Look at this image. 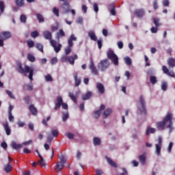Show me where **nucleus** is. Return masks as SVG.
<instances>
[{
  "label": "nucleus",
  "mask_w": 175,
  "mask_h": 175,
  "mask_svg": "<svg viewBox=\"0 0 175 175\" xmlns=\"http://www.w3.org/2000/svg\"><path fill=\"white\" fill-rule=\"evenodd\" d=\"M173 116L172 113H167V116L163 118V121H159L156 123V128L158 131H165L166 128L169 129V128L172 127L173 125L172 120Z\"/></svg>",
  "instance_id": "obj_1"
},
{
  "label": "nucleus",
  "mask_w": 175,
  "mask_h": 175,
  "mask_svg": "<svg viewBox=\"0 0 175 175\" xmlns=\"http://www.w3.org/2000/svg\"><path fill=\"white\" fill-rule=\"evenodd\" d=\"M16 70H18V73H21V75L24 73H29V79L31 81L33 80V69H31L29 66L25 65L24 68H23V64L21 62H18L16 64Z\"/></svg>",
  "instance_id": "obj_2"
},
{
  "label": "nucleus",
  "mask_w": 175,
  "mask_h": 175,
  "mask_svg": "<svg viewBox=\"0 0 175 175\" xmlns=\"http://www.w3.org/2000/svg\"><path fill=\"white\" fill-rule=\"evenodd\" d=\"M73 41H77V37L75 36V34L72 33L68 39V46L64 50L66 55H69L72 53L71 47H73Z\"/></svg>",
  "instance_id": "obj_3"
},
{
  "label": "nucleus",
  "mask_w": 175,
  "mask_h": 175,
  "mask_svg": "<svg viewBox=\"0 0 175 175\" xmlns=\"http://www.w3.org/2000/svg\"><path fill=\"white\" fill-rule=\"evenodd\" d=\"M139 103L141 104V107H137V114H144V116H146L147 109H146V101L144 100V96H143V95L139 98Z\"/></svg>",
  "instance_id": "obj_4"
},
{
  "label": "nucleus",
  "mask_w": 175,
  "mask_h": 175,
  "mask_svg": "<svg viewBox=\"0 0 175 175\" xmlns=\"http://www.w3.org/2000/svg\"><path fill=\"white\" fill-rule=\"evenodd\" d=\"M59 161L56 163V166L55 167V172H61L64 167H65V163H66V159H65V155L61 154L59 156Z\"/></svg>",
  "instance_id": "obj_5"
},
{
  "label": "nucleus",
  "mask_w": 175,
  "mask_h": 175,
  "mask_svg": "<svg viewBox=\"0 0 175 175\" xmlns=\"http://www.w3.org/2000/svg\"><path fill=\"white\" fill-rule=\"evenodd\" d=\"M57 103L55 105L54 109L55 111L58 110V109H61V106L64 110H68V104L64 103V99H62V96H58L56 98Z\"/></svg>",
  "instance_id": "obj_6"
},
{
  "label": "nucleus",
  "mask_w": 175,
  "mask_h": 175,
  "mask_svg": "<svg viewBox=\"0 0 175 175\" xmlns=\"http://www.w3.org/2000/svg\"><path fill=\"white\" fill-rule=\"evenodd\" d=\"M107 56L108 59H110L113 65H118V56L114 53L113 50H109L107 52Z\"/></svg>",
  "instance_id": "obj_7"
},
{
  "label": "nucleus",
  "mask_w": 175,
  "mask_h": 175,
  "mask_svg": "<svg viewBox=\"0 0 175 175\" xmlns=\"http://www.w3.org/2000/svg\"><path fill=\"white\" fill-rule=\"evenodd\" d=\"M109 66H110V61H109V59H103L98 64V68L100 69L101 72H105Z\"/></svg>",
  "instance_id": "obj_8"
},
{
  "label": "nucleus",
  "mask_w": 175,
  "mask_h": 175,
  "mask_svg": "<svg viewBox=\"0 0 175 175\" xmlns=\"http://www.w3.org/2000/svg\"><path fill=\"white\" fill-rule=\"evenodd\" d=\"M59 2H64L62 5V9L63 10V11L64 12V13H69V12H70V4H69V3H68V0H59Z\"/></svg>",
  "instance_id": "obj_9"
},
{
  "label": "nucleus",
  "mask_w": 175,
  "mask_h": 175,
  "mask_svg": "<svg viewBox=\"0 0 175 175\" xmlns=\"http://www.w3.org/2000/svg\"><path fill=\"white\" fill-rule=\"evenodd\" d=\"M89 69L91 70L92 74L94 76H98L99 71H98V68L95 66V64H94V60H90V64H89Z\"/></svg>",
  "instance_id": "obj_10"
},
{
  "label": "nucleus",
  "mask_w": 175,
  "mask_h": 175,
  "mask_svg": "<svg viewBox=\"0 0 175 175\" xmlns=\"http://www.w3.org/2000/svg\"><path fill=\"white\" fill-rule=\"evenodd\" d=\"M0 38L3 39V40H8V39L12 38V33L10 31H3L0 34Z\"/></svg>",
  "instance_id": "obj_11"
},
{
  "label": "nucleus",
  "mask_w": 175,
  "mask_h": 175,
  "mask_svg": "<svg viewBox=\"0 0 175 175\" xmlns=\"http://www.w3.org/2000/svg\"><path fill=\"white\" fill-rule=\"evenodd\" d=\"M42 36L43 38H44V39H46V40H51V39L53 38V34L51 33V32L49 30L44 31L42 33Z\"/></svg>",
  "instance_id": "obj_12"
},
{
  "label": "nucleus",
  "mask_w": 175,
  "mask_h": 175,
  "mask_svg": "<svg viewBox=\"0 0 175 175\" xmlns=\"http://www.w3.org/2000/svg\"><path fill=\"white\" fill-rule=\"evenodd\" d=\"M3 126L5 131V133L8 136L12 133V130L10 129V127H9V123L8 122H3Z\"/></svg>",
  "instance_id": "obj_13"
},
{
  "label": "nucleus",
  "mask_w": 175,
  "mask_h": 175,
  "mask_svg": "<svg viewBox=\"0 0 175 175\" xmlns=\"http://www.w3.org/2000/svg\"><path fill=\"white\" fill-rule=\"evenodd\" d=\"M134 14L137 17L142 18V17H143V16H144V10H143V9L135 10L134 11Z\"/></svg>",
  "instance_id": "obj_14"
},
{
  "label": "nucleus",
  "mask_w": 175,
  "mask_h": 175,
  "mask_svg": "<svg viewBox=\"0 0 175 175\" xmlns=\"http://www.w3.org/2000/svg\"><path fill=\"white\" fill-rule=\"evenodd\" d=\"M105 159H107V162L112 167H118L117 163L114 162L111 159L109 158L107 156H105Z\"/></svg>",
  "instance_id": "obj_15"
},
{
  "label": "nucleus",
  "mask_w": 175,
  "mask_h": 175,
  "mask_svg": "<svg viewBox=\"0 0 175 175\" xmlns=\"http://www.w3.org/2000/svg\"><path fill=\"white\" fill-rule=\"evenodd\" d=\"M29 109L33 116H38V109L35 107V105L32 104L30 105L29 107Z\"/></svg>",
  "instance_id": "obj_16"
},
{
  "label": "nucleus",
  "mask_w": 175,
  "mask_h": 175,
  "mask_svg": "<svg viewBox=\"0 0 175 175\" xmlns=\"http://www.w3.org/2000/svg\"><path fill=\"white\" fill-rule=\"evenodd\" d=\"M96 88L100 94H105V86L100 83H96Z\"/></svg>",
  "instance_id": "obj_17"
},
{
  "label": "nucleus",
  "mask_w": 175,
  "mask_h": 175,
  "mask_svg": "<svg viewBox=\"0 0 175 175\" xmlns=\"http://www.w3.org/2000/svg\"><path fill=\"white\" fill-rule=\"evenodd\" d=\"M88 36L92 40H94V42H96V40H98V37H96L95 31H90L88 32Z\"/></svg>",
  "instance_id": "obj_18"
},
{
  "label": "nucleus",
  "mask_w": 175,
  "mask_h": 175,
  "mask_svg": "<svg viewBox=\"0 0 175 175\" xmlns=\"http://www.w3.org/2000/svg\"><path fill=\"white\" fill-rule=\"evenodd\" d=\"M74 79L75 83V87H79L81 84V78L77 77V72L74 75Z\"/></svg>",
  "instance_id": "obj_19"
},
{
  "label": "nucleus",
  "mask_w": 175,
  "mask_h": 175,
  "mask_svg": "<svg viewBox=\"0 0 175 175\" xmlns=\"http://www.w3.org/2000/svg\"><path fill=\"white\" fill-rule=\"evenodd\" d=\"M138 159H139L140 163H142V165H145L146 164V159H147V157H146V154L139 155L138 156Z\"/></svg>",
  "instance_id": "obj_20"
},
{
  "label": "nucleus",
  "mask_w": 175,
  "mask_h": 175,
  "mask_svg": "<svg viewBox=\"0 0 175 175\" xmlns=\"http://www.w3.org/2000/svg\"><path fill=\"white\" fill-rule=\"evenodd\" d=\"M111 113H113V109H111V108L107 109L103 112V118H107V117H109V116H110Z\"/></svg>",
  "instance_id": "obj_21"
},
{
  "label": "nucleus",
  "mask_w": 175,
  "mask_h": 175,
  "mask_svg": "<svg viewBox=\"0 0 175 175\" xmlns=\"http://www.w3.org/2000/svg\"><path fill=\"white\" fill-rule=\"evenodd\" d=\"M167 65H169V68H174L175 67V59L173 57H170L167 59Z\"/></svg>",
  "instance_id": "obj_22"
},
{
  "label": "nucleus",
  "mask_w": 175,
  "mask_h": 175,
  "mask_svg": "<svg viewBox=\"0 0 175 175\" xmlns=\"http://www.w3.org/2000/svg\"><path fill=\"white\" fill-rule=\"evenodd\" d=\"M93 144L95 146H100V144H102V140H100V138H99L98 137H94L93 138Z\"/></svg>",
  "instance_id": "obj_23"
},
{
  "label": "nucleus",
  "mask_w": 175,
  "mask_h": 175,
  "mask_svg": "<svg viewBox=\"0 0 175 175\" xmlns=\"http://www.w3.org/2000/svg\"><path fill=\"white\" fill-rule=\"evenodd\" d=\"M79 59V56H77V55H75L74 57L73 56H70L68 57V62L69 64H70V65H75V59Z\"/></svg>",
  "instance_id": "obj_24"
},
{
  "label": "nucleus",
  "mask_w": 175,
  "mask_h": 175,
  "mask_svg": "<svg viewBox=\"0 0 175 175\" xmlns=\"http://www.w3.org/2000/svg\"><path fill=\"white\" fill-rule=\"evenodd\" d=\"M11 147L14 150H19V148H23V145L20 144H17L14 142L11 144Z\"/></svg>",
  "instance_id": "obj_25"
},
{
  "label": "nucleus",
  "mask_w": 175,
  "mask_h": 175,
  "mask_svg": "<svg viewBox=\"0 0 175 175\" xmlns=\"http://www.w3.org/2000/svg\"><path fill=\"white\" fill-rule=\"evenodd\" d=\"M150 83L152 85H155L158 83V78L155 76H150Z\"/></svg>",
  "instance_id": "obj_26"
},
{
  "label": "nucleus",
  "mask_w": 175,
  "mask_h": 175,
  "mask_svg": "<svg viewBox=\"0 0 175 175\" xmlns=\"http://www.w3.org/2000/svg\"><path fill=\"white\" fill-rule=\"evenodd\" d=\"M12 170H13V167H12V165L7 164L4 166V172H5V173H10Z\"/></svg>",
  "instance_id": "obj_27"
},
{
  "label": "nucleus",
  "mask_w": 175,
  "mask_h": 175,
  "mask_svg": "<svg viewBox=\"0 0 175 175\" xmlns=\"http://www.w3.org/2000/svg\"><path fill=\"white\" fill-rule=\"evenodd\" d=\"M92 96V92H88L87 94H84L82 96V100H87Z\"/></svg>",
  "instance_id": "obj_28"
},
{
  "label": "nucleus",
  "mask_w": 175,
  "mask_h": 175,
  "mask_svg": "<svg viewBox=\"0 0 175 175\" xmlns=\"http://www.w3.org/2000/svg\"><path fill=\"white\" fill-rule=\"evenodd\" d=\"M155 132H157V129L148 126L146 129V136H148V135H150V133H155Z\"/></svg>",
  "instance_id": "obj_29"
},
{
  "label": "nucleus",
  "mask_w": 175,
  "mask_h": 175,
  "mask_svg": "<svg viewBox=\"0 0 175 175\" xmlns=\"http://www.w3.org/2000/svg\"><path fill=\"white\" fill-rule=\"evenodd\" d=\"M39 158H40V160L38 161L39 165L41 166V167H44V166H46V162L44 161L43 157H42V154H39Z\"/></svg>",
  "instance_id": "obj_30"
},
{
  "label": "nucleus",
  "mask_w": 175,
  "mask_h": 175,
  "mask_svg": "<svg viewBox=\"0 0 175 175\" xmlns=\"http://www.w3.org/2000/svg\"><path fill=\"white\" fill-rule=\"evenodd\" d=\"M15 3L18 8H21L24 6L25 1L24 0H15Z\"/></svg>",
  "instance_id": "obj_31"
},
{
  "label": "nucleus",
  "mask_w": 175,
  "mask_h": 175,
  "mask_svg": "<svg viewBox=\"0 0 175 175\" xmlns=\"http://www.w3.org/2000/svg\"><path fill=\"white\" fill-rule=\"evenodd\" d=\"M23 90H25V91H32V90H33V86L29 84H25L23 85Z\"/></svg>",
  "instance_id": "obj_32"
},
{
  "label": "nucleus",
  "mask_w": 175,
  "mask_h": 175,
  "mask_svg": "<svg viewBox=\"0 0 175 175\" xmlns=\"http://www.w3.org/2000/svg\"><path fill=\"white\" fill-rule=\"evenodd\" d=\"M68 95L72 100H73L75 103H77V97L73 94V93H68Z\"/></svg>",
  "instance_id": "obj_33"
},
{
  "label": "nucleus",
  "mask_w": 175,
  "mask_h": 175,
  "mask_svg": "<svg viewBox=\"0 0 175 175\" xmlns=\"http://www.w3.org/2000/svg\"><path fill=\"white\" fill-rule=\"evenodd\" d=\"M36 17L40 23H43L44 21V17L41 14H37Z\"/></svg>",
  "instance_id": "obj_34"
},
{
  "label": "nucleus",
  "mask_w": 175,
  "mask_h": 175,
  "mask_svg": "<svg viewBox=\"0 0 175 175\" xmlns=\"http://www.w3.org/2000/svg\"><path fill=\"white\" fill-rule=\"evenodd\" d=\"M57 35L58 39H59V38L65 36V31H64L62 29H59V32L57 33Z\"/></svg>",
  "instance_id": "obj_35"
},
{
  "label": "nucleus",
  "mask_w": 175,
  "mask_h": 175,
  "mask_svg": "<svg viewBox=\"0 0 175 175\" xmlns=\"http://www.w3.org/2000/svg\"><path fill=\"white\" fill-rule=\"evenodd\" d=\"M156 147V154L157 155H161V147H162V146L159 145V144H156L155 145Z\"/></svg>",
  "instance_id": "obj_36"
},
{
  "label": "nucleus",
  "mask_w": 175,
  "mask_h": 175,
  "mask_svg": "<svg viewBox=\"0 0 175 175\" xmlns=\"http://www.w3.org/2000/svg\"><path fill=\"white\" fill-rule=\"evenodd\" d=\"M161 90L163 91H166L167 90V82L166 81H163L161 83Z\"/></svg>",
  "instance_id": "obj_37"
},
{
  "label": "nucleus",
  "mask_w": 175,
  "mask_h": 175,
  "mask_svg": "<svg viewBox=\"0 0 175 175\" xmlns=\"http://www.w3.org/2000/svg\"><path fill=\"white\" fill-rule=\"evenodd\" d=\"M27 59L30 62H35V61L36 60L35 59V56H33V55L31 54H28L27 55Z\"/></svg>",
  "instance_id": "obj_38"
},
{
  "label": "nucleus",
  "mask_w": 175,
  "mask_h": 175,
  "mask_svg": "<svg viewBox=\"0 0 175 175\" xmlns=\"http://www.w3.org/2000/svg\"><path fill=\"white\" fill-rule=\"evenodd\" d=\"M36 49H38V50H39V51H41V53H43V44L40 43H37L36 44Z\"/></svg>",
  "instance_id": "obj_39"
},
{
  "label": "nucleus",
  "mask_w": 175,
  "mask_h": 175,
  "mask_svg": "<svg viewBox=\"0 0 175 175\" xmlns=\"http://www.w3.org/2000/svg\"><path fill=\"white\" fill-rule=\"evenodd\" d=\"M68 118H69V113L68 112H66V113L63 112V116H62L63 121L65 122V121H66L68 120Z\"/></svg>",
  "instance_id": "obj_40"
},
{
  "label": "nucleus",
  "mask_w": 175,
  "mask_h": 175,
  "mask_svg": "<svg viewBox=\"0 0 175 175\" xmlns=\"http://www.w3.org/2000/svg\"><path fill=\"white\" fill-rule=\"evenodd\" d=\"M61 47H62V45L61 44H58L57 46L56 45L53 49L55 51V53H59L61 51Z\"/></svg>",
  "instance_id": "obj_41"
},
{
  "label": "nucleus",
  "mask_w": 175,
  "mask_h": 175,
  "mask_svg": "<svg viewBox=\"0 0 175 175\" xmlns=\"http://www.w3.org/2000/svg\"><path fill=\"white\" fill-rule=\"evenodd\" d=\"M21 23H23L24 24H25V23H27V16H25V14H22L21 15Z\"/></svg>",
  "instance_id": "obj_42"
},
{
  "label": "nucleus",
  "mask_w": 175,
  "mask_h": 175,
  "mask_svg": "<svg viewBox=\"0 0 175 175\" xmlns=\"http://www.w3.org/2000/svg\"><path fill=\"white\" fill-rule=\"evenodd\" d=\"M53 12L57 17H59V10H58L57 8L54 7L53 8Z\"/></svg>",
  "instance_id": "obj_43"
},
{
  "label": "nucleus",
  "mask_w": 175,
  "mask_h": 175,
  "mask_svg": "<svg viewBox=\"0 0 175 175\" xmlns=\"http://www.w3.org/2000/svg\"><path fill=\"white\" fill-rule=\"evenodd\" d=\"M31 38H38V36H39V32H38V31H33L31 33Z\"/></svg>",
  "instance_id": "obj_44"
},
{
  "label": "nucleus",
  "mask_w": 175,
  "mask_h": 175,
  "mask_svg": "<svg viewBox=\"0 0 175 175\" xmlns=\"http://www.w3.org/2000/svg\"><path fill=\"white\" fill-rule=\"evenodd\" d=\"M153 21H154V25H155L157 27H159V26L161 25V24H159V18H154V20H153Z\"/></svg>",
  "instance_id": "obj_45"
},
{
  "label": "nucleus",
  "mask_w": 175,
  "mask_h": 175,
  "mask_svg": "<svg viewBox=\"0 0 175 175\" xmlns=\"http://www.w3.org/2000/svg\"><path fill=\"white\" fill-rule=\"evenodd\" d=\"M69 59V57H68V55H64L61 58L62 62H68Z\"/></svg>",
  "instance_id": "obj_46"
},
{
  "label": "nucleus",
  "mask_w": 175,
  "mask_h": 175,
  "mask_svg": "<svg viewBox=\"0 0 175 175\" xmlns=\"http://www.w3.org/2000/svg\"><path fill=\"white\" fill-rule=\"evenodd\" d=\"M3 10H5V4L3 3V1H0V12L1 13H3Z\"/></svg>",
  "instance_id": "obj_47"
},
{
  "label": "nucleus",
  "mask_w": 175,
  "mask_h": 175,
  "mask_svg": "<svg viewBox=\"0 0 175 175\" xmlns=\"http://www.w3.org/2000/svg\"><path fill=\"white\" fill-rule=\"evenodd\" d=\"M51 133H52V136L53 137H58V135H59L58 131H57V130H52L51 131Z\"/></svg>",
  "instance_id": "obj_48"
},
{
  "label": "nucleus",
  "mask_w": 175,
  "mask_h": 175,
  "mask_svg": "<svg viewBox=\"0 0 175 175\" xmlns=\"http://www.w3.org/2000/svg\"><path fill=\"white\" fill-rule=\"evenodd\" d=\"M93 8H94V10L96 13H98V12H99V7L98 5V3H94L93 4Z\"/></svg>",
  "instance_id": "obj_49"
},
{
  "label": "nucleus",
  "mask_w": 175,
  "mask_h": 175,
  "mask_svg": "<svg viewBox=\"0 0 175 175\" xmlns=\"http://www.w3.org/2000/svg\"><path fill=\"white\" fill-rule=\"evenodd\" d=\"M125 62L126 65H132V59L129 57L125 58Z\"/></svg>",
  "instance_id": "obj_50"
},
{
  "label": "nucleus",
  "mask_w": 175,
  "mask_h": 175,
  "mask_svg": "<svg viewBox=\"0 0 175 175\" xmlns=\"http://www.w3.org/2000/svg\"><path fill=\"white\" fill-rule=\"evenodd\" d=\"M94 117L96 119L99 118L100 117V110H97L94 111Z\"/></svg>",
  "instance_id": "obj_51"
},
{
  "label": "nucleus",
  "mask_w": 175,
  "mask_h": 175,
  "mask_svg": "<svg viewBox=\"0 0 175 175\" xmlns=\"http://www.w3.org/2000/svg\"><path fill=\"white\" fill-rule=\"evenodd\" d=\"M27 46L31 49V47H33L35 46V42L33 40H29L27 41Z\"/></svg>",
  "instance_id": "obj_52"
},
{
  "label": "nucleus",
  "mask_w": 175,
  "mask_h": 175,
  "mask_svg": "<svg viewBox=\"0 0 175 175\" xmlns=\"http://www.w3.org/2000/svg\"><path fill=\"white\" fill-rule=\"evenodd\" d=\"M46 81H53V77H51L49 74L45 76Z\"/></svg>",
  "instance_id": "obj_53"
},
{
  "label": "nucleus",
  "mask_w": 175,
  "mask_h": 175,
  "mask_svg": "<svg viewBox=\"0 0 175 175\" xmlns=\"http://www.w3.org/2000/svg\"><path fill=\"white\" fill-rule=\"evenodd\" d=\"M103 40L100 39L97 41V44H98V49H102V46H103Z\"/></svg>",
  "instance_id": "obj_54"
},
{
  "label": "nucleus",
  "mask_w": 175,
  "mask_h": 175,
  "mask_svg": "<svg viewBox=\"0 0 175 175\" xmlns=\"http://www.w3.org/2000/svg\"><path fill=\"white\" fill-rule=\"evenodd\" d=\"M53 139H54V137L51 135H49L46 137V140L48 143H51L53 142Z\"/></svg>",
  "instance_id": "obj_55"
},
{
  "label": "nucleus",
  "mask_w": 175,
  "mask_h": 175,
  "mask_svg": "<svg viewBox=\"0 0 175 175\" xmlns=\"http://www.w3.org/2000/svg\"><path fill=\"white\" fill-rule=\"evenodd\" d=\"M6 94L10 96V98H12V99H14V95L13 93L10 90H6Z\"/></svg>",
  "instance_id": "obj_56"
},
{
  "label": "nucleus",
  "mask_w": 175,
  "mask_h": 175,
  "mask_svg": "<svg viewBox=\"0 0 175 175\" xmlns=\"http://www.w3.org/2000/svg\"><path fill=\"white\" fill-rule=\"evenodd\" d=\"M162 70L165 75H167L169 73V69L167 68V67H166V66H162Z\"/></svg>",
  "instance_id": "obj_57"
},
{
  "label": "nucleus",
  "mask_w": 175,
  "mask_h": 175,
  "mask_svg": "<svg viewBox=\"0 0 175 175\" xmlns=\"http://www.w3.org/2000/svg\"><path fill=\"white\" fill-rule=\"evenodd\" d=\"M50 43H51V46H52V47L55 48L57 46V41L51 39L50 40Z\"/></svg>",
  "instance_id": "obj_58"
},
{
  "label": "nucleus",
  "mask_w": 175,
  "mask_h": 175,
  "mask_svg": "<svg viewBox=\"0 0 175 175\" xmlns=\"http://www.w3.org/2000/svg\"><path fill=\"white\" fill-rule=\"evenodd\" d=\"M57 62H58V59H57V57H53L51 60V64L52 65H55V64H57Z\"/></svg>",
  "instance_id": "obj_59"
},
{
  "label": "nucleus",
  "mask_w": 175,
  "mask_h": 175,
  "mask_svg": "<svg viewBox=\"0 0 175 175\" xmlns=\"http://www.w3.org/2000/svg\"><path fill=\"white\" fill-rule=\"evenodd\" d=\"M17 124L20 128H23V126H25V122H21V120H18L17 122Z\"/></svg>",
  "instance_id": "obj_60"
},
{
  "label": "nucleus",
  "mask_w": 175,
  "mask_h": 175,
  "mask_svg": "<svg viewBox=\"0 0 175 175\" xmlns=\"http://www.w3.org/2000/svg\"><path fill=\"white\" fill-rule=\"evenodd\" d=\"M110 13L112 16H116V7L115 6H112V8L110 10Z\"/></svg>",
  "instance_id": "obj_61"
},
{
  "label": "nucleus",
  "mask_w": 175,
  "mask_h": 175,
  "mask_svg": "<svg viewBox=\"0 0 175 175\" xmlns=\"http://www.w3.org/2000/svg\"><path fill=\"white\" fill-rule=\"evenodd\" d=\"M66 136H67V137H68L69 139H73L75 137V135L71 133H66Z\"/></svg>",
  "instance_id": "obj_62"
},
{
  "label": "nucleus",
  "mask_w": 175,
  "mask_h": 175,
  "mask_svg": "<svg viewBox=\"0 0 175 175\" xmlns=\"http://www.w3.org/2000/svg\"><path fill=\"white\" fill-rule=\"evenodd\" d=\"M122 170L123 172L121 173L120 175H129V174H128V170H126V168H124V167H123V168L122 169Z\"/></svg>",
  "instance_id": "obj_63"
},
{
  "label": "nucleus",
  "mask_w": 175,
  "mask_h": 175,
  "mask_svg": "<svg viewBox=\"0 0 175 175\" xmlns=\"http://www.w3.org/2000/svg\"><path fill=\"white\" fill-rule=\"evenodd\" d=\"M103 174V172L102 170L97 169L96 170V175H102Z\"/></svg>",
  "instance_id": "obj_64"
}]
</instances>
